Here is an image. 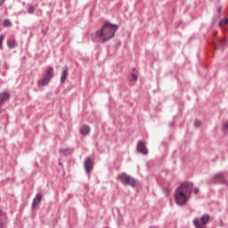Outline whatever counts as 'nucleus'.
<instances>
[{
  "label": "nucleus",
  "mask_w": 228,
  "mask_h": 228,
  "mask_svg": "<svg viewBox=\"0 0 228 228\" xmlns=\"http://www.w3.org/2000/svg\"><path fill=\"white\" fill-rule=\"evenodd\" d=\"M1 228V227H0ZM3 228H4V227H3Z\"/></svg>",
  "instance_id": "obj_32"
},
{
  "label": "nucleus",
  "mask_w": 228,
  "mask_h": 228,
  "mask_svg": "<svg viewBox=\"0 0 228 228\" xmlns=\"http://www.w3.org/2000/svg\"><path fill=\"white\" fill-rule=\"evenodd\" d=\"M3 215H4V216H6V214H4V213L3 212V209L0 208V216H3Z\"/></svg>",
  "instance_id": "obj_25"
},
{
  "label": "nucleus",
  "mask_w": 228,
  "mask_h": 228,
  "mask_svg": "<svg viewBox=\"0 0 228 228\" xmlns=\"http://www.w3.org/2000/svg\"><path fill=\"white\" fill-rule=\"evenodd\" d=\"M4 41V35H0V49L3 47Z\"/></svg>",
  "instance_id": "obj_19"
},
{
  "label": "nucleus",
  "mask_w": 228,
  "mask_h": 228,
  "mask_svg": "<svg viewBox=\"0 0 228 228\" xmlns=\"http://www.w3.org/2000/svg\"><path fill=\"white\" fill-rule=\"evenodd\" d=\"M4 1H6V0H2V1H1L0 6H3V4H4Z\"/></svg>",
  "instance_id": "obj_27"
},
{
  "label": "nucleus",
  "mask_w": 228,
  "mask_h": 228,
  "mask_svg": "<svg viewBox=\"0 0 228 228\" xmlns=\"http://www.w3.org/2000/svg\"><path fill=\"white\" fill-rule=\"evenodd\" d=\"M3 26L4 28H10V26H12V21H10L8 19H5L3 21Z\"/></svg>",
  "instance_id": "obj_15"
},
{
  "label": "nucleus",
  "mask_w": 228,
  "mask_h": 228,
  "mask_svg": "<svg viewBox=\"0 0 228 228\" xmlns=\"http://www.w3.org/2000/svg\"><path fill=\"white\" fill-rule=\"evenodd\" d=\"M80 134L86 136V134H90V127L87 125H83L80 128Z\"/></svg>",
  "instance_id": "obj_13"
},
{
  "label": "nucleus",
  "mask_w": 228,
  "mask_h": 228,
  "mask_svg": "<svg viewBox=\"0 0 228 228\" xmlns=\"http://www.w3.org/2000/svg\"><path fill=\"white\" fill-rule=\"evenodd\" d=\"M217 12H218V13H220V12H222V7H218Z\"/></svg>",
  "instance_id": "obj_28"
},
{
  "label": "nucleus",
  "mask_w": 228,
  "mask_h": 228,
  "mask_svg": "<svg viewBox=\"0 0 228 228\" xmlns=\"http://www.w3.org/2000/svg\"><path fill=\"white\" fill-rule=\"evenodd\" d=\"M51 83V79L44 77L37 81V86H47Z\"/></svg>",
  "instance_id": "obj_12"
},
{
  "label": "nucleus",
  "mask_w": 228,
  "mask_h": 228,
  "mask_svg": "<svg viewBox=\"0 0 228 228\" xmlns=\"http://www.w3.org/2000/svg\"><path fill=\"white\" fill-rule=\"evenodd\" d=\"M213 181L218 183L219 184H228L227 180H225V175L223 173H218L214 175Z\"/></svg>",
  "instance_id": "obj_8"
},
{
  "label": "nucleus",
  "mask_w": 228,
  "mask_h": 228,
  "mask_svg": "<svg viewBox=\"0 0 228 228\" xmlns=\"http://www.w3.org/2000/svg\"><path fill=\"white\" fill-rule=\"evenodd\" d=\"M0 227L1 228L4 227V222L0 223Z\"/></svg>",
  "instance_id": "obj_26"
},
{
  "label": "nucleus",
  "mask_w": 228,
  "mask_h": 228,
  "mask_svg": "<svg viewBox=\"0 0 228 228\" xmlns=\"http://www.w3.org/2000/svg\"><path fill=\"white\" fill-rule=\"evenodd\" d=\"M3 223V219L0 218V224Z\"/></svg>",
  "instance_id": "obj_30"
},
{
  "label": "nucleus",
  "mask_w": 228,
  "mask_h": 228,
  "mask_svg": "<svg viewBox=\"0 0 228 228\" xmlns=\"http://www.w3.org/2000/svg\"><path fill=\"white\" fill-rule=\"evenodd\" d=\"M222 131H223V133H224V134H227V133H228V121L223 125Z\"/></svg>",
  "instance_id": "obj_16"
},
{
  "label": "nucleus",
  "mask_w": 228,
  "mask_h": 228,
  "mask_svg": "<svg viewBox=\"0 0 228 228\" xmlns=\"http://www.w3.org/2000/svg\"><path fill=\"white\" fill-rule=\"evenodd\" d=\"M136 151L143 156H147L149 154V150L145 147V142H143V141H139L137 142Z\"/></svg>",
  "instance_id": "obj_7"
},
{
  "label": "nucleus",
  "mask_w": 228,
  "mask_h": 228,
  "mask_svg": "<svg viewBox=\"0 0 228 228\" xmlns=\"http://www.w3.org/2000/svg\"><path fill=\"white\" fill-rule=\"evenodd\" d=\"M42 193L38 192L36 194V196L34 197L33 200H32V209H35L38 204H40V202H42Z\"/></svg>",
  "instance_id": "obj_9"
},
{
  "label": "nucleus",
  "mask_w": 228,
  "mask_h": 228,
  "mask_svg": "<svg viewBox=\"0 0 228 228\" xmlns=\"http://www.w3.org/2000/svg\"><path fill=\"white\" fill-rule=\"evenodd\" d=\"M220 47H225L227 45V39H221L219 42Z\"/></svg>",
  "instance_id": "obj_18"
},
{
  "label": "nucleus",
  "mask_w": 228,
  "mask_h": 228,
  "mask_svg": "<svg viewBox=\"0 0 228 228\" xmlns=\"http://www.w3.org/2000/svg\"><path fill=\"white\" fill-rule=\"evenodd\" d=\"M211 216L208 214H204L201 216V217L199 219V217L194 218L192 221V224L195 228H206L208 224H209V219Z\"/></svg>",
  "instance_id": "obj_4"
},
{
  "label": "nucleus",
  "mask_w": 228,
  "mask_h": 228,
  "mask_svg": "<svg viewBox=\"0 0 228 228\" xmlns=\"http://www.w3.org/2000/svg\"><path fill=\"white\" fill-rule=\"evenodd\" d=\"M117 29H118V25L105 21L102 28L95 32L93 40L96 44H106V42H109V40L115 37Z\"/></svg>",
  "instance_id": "obj_1"
},
{
  "label": "nucleus",
  "mask_w": 228,
  "mask_h": 228,
  "mask_svg": "<svg viewBox=\"0 0 228 228\" xmlns=\"http://www.w3.org/2000/svg\"><path fill=\"white\" fill-rule=\"evenodd\" d=\"M7 45H8L9 49H15V47H17L18 44L15 39H10L7 42Z\"/></svg>",
  "instance_id": "obj_14"
},
{
  "label": "nucleus",
  "mask_w": 228,
  "mask_h": 228,
  "mask_svg": "<svg viewBox=\"0 0 228 228\" xmlns=\"http://www.w3.org/2000/svg\"><path fill=\"white\" fill-rule=\"evenodd\" d=\"M69 77V67L64 66L61 74V83H65Z\"/></svg>",
  "instance_id": "obj_10"
},
{
  "label": "nucleus",
  "mask_w": 228,
  "mask_h": 228,
  "mask_svg": "<svg viewBox=\"0 0 228 228\" xmlns=\"http://www.w3.org/2000/svg\"><path fill=\"white\" fill-rule=\"evenodd\" d=\"M117 179L118 181H120V183L125 186H131V188H136V186L140 184L138 180L129 175H126V173L118 175Z\"/></svg>",
  "instance_id": "obj_3"
},
{
  "label": "nucleus",
  "mask_w": 228,
  "mask_h": 228,
  "mask_svg": "<svg viewBox=\"0 0 228 228\" xmlns=\"http://www.w3.org/2000/svg\"><path fill=\"white\" fill-rule=\"evenodd\" d=\"M191 190H193V183L190 182H184L180 184L174 192L175 204L178 206H184L190 200Z\"/></svg>",
  "instance_id": "obj_2"
},
{
  "label": "nucleus",
  "mask_w": 228,
  "mask_h": 228,
  "mask_svg": "<svg viewBox=\"0 0 228 228\" xmlns=\"http://www.w3.org/2000/svg\"><path fill=\"white\" fill-rule=\"evenodd\" d=\"M60 152H61L62 154H65V152H69V149H61L60 150Z\"/></svg>",
  "instance_id": "obj_23"
},
{
  "label": "nucleus",
  "mask_w": 228,
  "mask_h": 228,
  "mask_svg": "<svg viewBox=\"0 0 228 228\" xmlns=\"http://www.w3.org/2000/svg\"><path fill=\"white\" fill-rule=\"evenodd\" d=\"M224 26H227V24H228V19L227 18L223 19V20H220L219 26L222 27V26H224Z\"/></svg>",
  "instance_id": "obj_17"
},
{
  "label": "nucleus",
  "mask_w": 228,
  "mask_h": 228,
  "mask_svg": "<svg viewBox=\"0 0 228 228\" xmlns=\"http://www.w3.org/2000/svg\"><path fill=\"white\" fill-rule=\"evenodd\" d=\"M10 97H12V95L6 91L0 93V113H3V104L10 101Z\"/></svg>",
  "instance_id": "obj_6"
},
{
  "label": "nucleus",
  "mask_w": 228,
  "mask_h": 228,
  "mask_svg": "<svg viewBox=\"0 0 228 228\" xmlns=\"http://www.w3.org/2000/svg\"><path fill=\"white\" fill-rule=\"evenodd\" d=\"M43 35H45V31L42 30Z\"/></svg>",
  "instance_id": "obj_29"
},
{
  "label": "nucleus",
  "mask_w": 228,
  "mask_h": 228,
  "mask_svg": "<svg viewBox=\"0 0 228 228\" xmlns=\"http://www.w3.org/2000/svg\"><path fill=\"white\" fill-rule=\"evenodd\" d=\"M84 168L86 174L88 175H90V172L94 170V161L92 160L91 158L87 157L85 161H84Z\"/></svg>",
  "instance_id": "obj_5"
},
{
  "label": "nucleus",
  "mask_w": 228,
  "mask_h": 228,
  "mask_svg": "<svg viewBox=\"0 0 228 228\" xmlns=\"http://www.w3.org/2000/svg\"><path fill=\"white\" fill-rule=\"evenodd\" d=\"M138 80V77L133 73L131 74V81H137Z\"/></svg>",
  "instance_id": "obj_20"
},
{
  "label": "nucleus",
  "mask_w": 228,
  "mask_h": 228,
  "mask_svg": "<svg viewBox=\"0 0 228 228\" xmlns=\"http://www.w3.org/2000/svg\"><path fill=\"white\" fill-rule=\"evenodd\" d=\"M28 13H35V7L33 6H29L28 9Z\"/></svg>",
  "instance_id": "obj_22"
},
{
  "label": "nucleus",
  "mask_w": 228,
  "mask_h": 228,
  "mask_svg": "<svg viewBox=\"0 0 228 228\" xmlns=\"http://www.w3.org/2000/svg\"><path fill=\"white\" fill-rule=\"evenodd\" d=\"M201 122L200 120L197 119L194 122V127H200Z\"/></svg>",
  "instance_id": "obj_21"
},
{
  "label": "nucleus",
  "mask_w": 228,
  "mask_h": 228,
  "mask_svg": "<svg viewBox=\"0 0 228 228\" xmlns=\"http://www.w3.org/2000/svg\"><path fill=\"white\" fill-rule=\"evenodd\" d=\"M134 70H135V69H133V72H134Z\"/></svg>",
  "instance_id": "obj_31"
},
{
  "label": "nucleus",
  "mask_w": 228,
  "mask_h": 228,
  "mask_svg": "<svg viewBox=\"0 0 228 228\" xmlns=\"http://www.w3.org/2000/svg\"><path fill=\"white\" fill-rule=\"evenodd\" d=\"M191 191H192L195 195H197V193H199V188H194V189L191 190Z\"/></svg>",
  "instance_id": "obj_24"
},
{
  "label": "nucleus",
  "mask_w": 228,
  "mask_h": 228,
  "mask_svg": "<svg viewBox=\"0 0 228 228\" xmlns=\"http://www.w3.org/2000/svg\"><path fill=\"white\" fill-rule=\"evenodd\" d=\"M45 77H47L48 79H52L53 77H54V68L53 67H49L45 74H44Z\"/></svg>",
  "instance_id": "obj_11"
}]
</instances>
